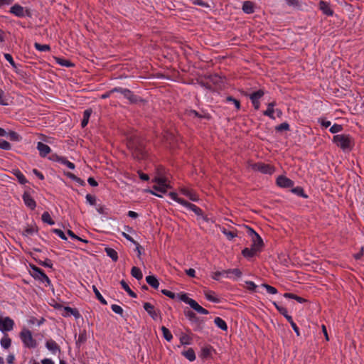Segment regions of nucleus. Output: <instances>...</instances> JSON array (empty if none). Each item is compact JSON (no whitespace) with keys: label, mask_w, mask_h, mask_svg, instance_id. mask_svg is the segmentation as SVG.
Returning a JSON list of instances; mask_svg holds the SVG:
<instances>
[{"label":"nucleus","mask_w":364,"mask_h":364,"mask_svg":"<svg viewBox=\"0 0 364 364\" xmlns=\"http://www.w3.org/2000/svg\"><path fill=\"white\" fill-rule=\"evenodd\" d=\"M333 141L343 151H350L353 146V140L348 134L335 135L333 138Z\"/></svg>","instance_id":"1"},{"label":"nucleus","mask_w":364,"mask_h":364,"mask_svg":"<svg viewBox=\"0 0 364 364\" xmlns=\"http://www.w3.org/2000/svg\"><path fill=\"white\" fill-rule=\"evenodd\" d=\"M180 300L188 304L193 309L201 314H208V311L200 306L194 299L189 298L186 294L178 295Z\"/></svg>","instance_id":"2"},{"label":"nucleus","mask_w":364,"mask_h":364,"mask_svg":"<svg viewBox=\"0 0 364 364\" xmlns=\"http://www.w3.org/2000/svg\"><path fill=\"white\" fill-rule=\"evenodd\" d=\"M29 272L33 278L38 279L42 282H46L48 284H50V280L48 276L40 268L34 265H31Z\"/></svg>","instance_id":"3"},{"label":"nucleus","mask_w":364,"mask_h":364,"mask_svg":"<svg viewBox=\"0 0 364 364\" xmlns=\"http://www.w3.org/2000/svg\"><path fill=\"white\" fill-rule=\"evenodd\" d=\"M249 167L255 171H259L262 173L272 174L274 172V169L271 166L263 163L251 164L249 165Z\"/></svg>","instance_id":"4"},{"label":"nucleus","mask_w":364,"mask_h":364,"mask_svg":"<svg viewBox=\"0 0 364 364\" xmlns=\"http://www.w3.org/2000/svg\"><path fill=\"white\" fill-rule=\"evenodd\" d=\"M154 181L156 184L153 186V188L156 191L166 193L167 189L170 188L167 180L164 178L156 177L154 178Z\"/></svg>","instance_id":"5"},{"label":"nucleus","mask_w":364,"mask_h":364,"mask_svg":"<svg viewBox=\"0 0 364 364\" xmlns=\"http://www.w3.org/2000/svg\"><path fill=\"white\" fill-rule=\"evenodd\" d=\"M14 324V321L9 317H3L0 316V331L2 332L12 330Z\"/></svg>","instance_id":"6"},{"label":"nucleus","mask_w":364,"mask_h":364,"mask_svg":"<svg viewBox=\"0 0 364 364\" xmlns=\"http://www.w3.org/2000/svg\"><path fill=\"white\" fill-rule=\"evenodd\" d=\"M144 309L154 320H157L158 318H161L160 311L156 310L151 304L145 302L144 304Z\"/></svg>","instance_id":"7"},{"label":"nucleus","mask_w":364,"mask_h":364,"mask_svg":"<svg viewBox=\"0 0 364 364\" xmlns=\"http://www.w3.org/2000/svg\"><path fill=\"white\" fill-rule=\"evenodd\" d=\"M264 93L262 90H259L249 95V97L251 100L255 109H258L259 108L260 103L259 100L264 95Z\"/></svg>","instance_id":"8"},{"label":"nucleus","mask_w":364,"mask_h":364,"mask_svg":"<svg viewBox=\"0 0 364 364\" xmlns=\"http://www.w3.org/2000/svg\"><path fill=\"white\" fill-rule=\"evenodd\" d=\"M112 92H120L126 98L129 99L131 102H136V96L134 95L129 90L124 89L122 87H115L112 90Z\"/></svg>","instance_id":"9"},{"label":"nucleus","mask_w":364,"mask_h":364,"mask_svg":"<svg viewBox=\"0 0 364 364\" xmlns=\"http://www.w3.org/2000/svg\"><path fill=\"white\" fill-rule=\"evenodd\" d=\"M277 184L282 188H291L294 186V182L284 176H279L277 178Z\"/></svg>","instance_id":"10"},{"label":"nucleus","mask_w":364,"mask_h":364,"mask_svg":"<svg viewBox=\"0 0 364 364\" xmlns=\"http://www.w3.org/2000/svg\"><path fill=\"white\" fill-rule=\"evenodd\" d=\"M24 344L29 348H35L37 345L36 340L33 338L29 331L24 330Z\"/></svg>","instance_id":"11"},{"label":"nucleus","mask_w":364,"mask_h":364,"mask_svg":"<svg viewBox=\"0 0 364 364\" xmlns=\"http://www.w3.org/2000/svg\"><path fill=\"white\" fill-rule=\"evenodd\" d=\"M252 245L251 247H255L259 252L262 251L264 246V242L261 237L257 234L254 237H251Z\"/></svg>","instance_id":"12"},{"label":"nucleus","mask_w":364,"mask_h":364,"mask_svg":"<svg viewBox=\"0 0 364 364\" xmlns=\"http://www.w3.org/2000/svg\"><path fill=\"white\" fill-rule=\"evenodd\" d=\"M46 346L53 354L56 353L57 352H60V346L53 340L48 341L46 343Z\"/></svg>","instance_id":"13"},{"label":"nucleus","mask_w":364,"mask_h":364,"mask_svg":"<svg viewBox=\"0 0 364 364\" xmlns=\"http://www.w3.org/2000/svg\"><path fill=\"white\" fill-rule=\"evenodd\" d=\"M37 149L39 151L40 155L43 157H45L50 152V146L42 142L38 143Z\"/></svg>","instance_id":"14"},{"label":"nucleus","mask_w":364,"mask_h":364,"mask_svg":"<svg viewBox=\"0 0 364 364\" xmlns=\"http://www.w3.org/2000/svg\"><path fill=\"white\" fill-rule=\"evenodd\" d=\"M319 8L323 11V13L327 16H332L333 11L330 7V5L326 1H321L319 2Z\"/></svg>","instance_id":"15"},{"label":"nucleus","mask_w":364,"mask_h":364,"mask_svg":"<svg viewBox=\"0 0 364 364\" xmlns=\"http://www.w3.org/2000/svg\"><path fill=\"white\" fill-rule=\"evenodd\" d=\"M258 252H260L252 247H251L250 248L246 247L242 251V255L246 258L252 257L255 256Z\"/></svg>","instance_id":"16"},{"label":"nucleus","mask_w":364,"mask_h":364,"mask_svg":"<svg viewBox=\"0 0 364 364\" xmlns=\"http://www.w3.org/2000/svg\"><path fill=\"white\" fill-rule=\"evenodd\" d=\"M181 193L188 197L190 200L193 201H197L198 200V197L197 194L193 192L192 190L183 188L181 190Z\"/></svg>","instance_id":"17"},{"label":"nucleus","mask_w":364,"mask_h":364,"mask_svg":"<svg viewBox=\"0 0 364 364\" xmlns=\"http://www.w3.org/2000/svg\"><path fill=\"white\" fill-rule=\"evenodd\" d=\"M24 204L31 210L36 206V201L26 193H24Z\"/></svg>","instance_id":"18"},{"label":"nucleus","mask_w":364,"mask_h":364,"mask_svg":"<svg viewBox=\"0 0 364 364\" xmlns=\"http://www.w3.org/2000/svg\"><path fill=\"white\" fill-rule=\"evenodd\" d=\"M276 105L275 102H272L268 104L267 109L263 112V114L265 116H268L271 119H274L275 116L274 114V107Z\"/></svg>","instance_id":"19"},{"label":"nucleus","mask_w":364,"mask_h":364,"mask_svg":"<svg viewBox=\"0 0 364 364\" xmlns=\"http://www.w3.org/2000/svg\"><path fill=\"white\" fill-rule=\"evenodd\" d=\"M146 281L154 289H156L159 288V282L155 276H153V275L147 276L146 277Z\"/></svg>","instance_id":"20"},{"label":"nucleus","mask_w":364,"mask_h":364,"mask_svg":"<svg viewBox=\"0 0 364 364\" xmlns=\"http://www.w3.org/2000/svg\"><path fill=\"white\" fill-rule=\"evenodd\" d=\"M242 10L246 14H252L254 12V4L252 2L247 1L243 3Z\"/></svg>","instance_id":"21"},{"label":"nucleus","mask_w":364,"mask_h":364,"mask_svg":"<svg viewBox=\"0 0 364 364\" xmlns=\"http://www.w3.org/2000/svg\"><path fill=\"white\" fill-rule=\"evenodd\" d=\"M214 323L221 330H223V331L228 330V326H227L226 322L221 318H220V317L215 318Z\"/></svg>","instance_id":"22"},{"label":"nucleus","mask_w":364,"mask_h":364,"mask_svg":"<svg viewBox=\"0 0 364 364\" xmlns=\"http://www.w3.org/2000/svg\"><path fill=\"white\" fill-rule=\"evenodd\" d=\"M92 112V111L91 109H87L84 111V112H83V119H82V122H81L82 127H85L87 126Z\"/></svg>","instance_id":"23"},{"label":"nucleus","mask_w":364,"mask_h":364,"mask_svg":"<svg viewBox=\"0 0 364 364\" xmlns=\"http://www.w3.org/2000/svg\"><path fill=\"white\" fill-rule=\"evenodd\" d=\"M107 256H109L114 262H117L118 259V254L117 252L111 247H106L105 250Z\"/></svg>","instance_id":"24"},{"label":"nucleus","mask_w":364,"mask_h":364,"mask_svg":"<svg viewBox=\"0 0 364 364\" xmlns=\"http://www.w3.org/2000/svg\"><path fill=\"white\" fill-rule=\"evenodd\" d=\"M10 12L16 16H23V8L19 5L13 6L10 9Z\"/></svg>","instance_id":"25"},{"label":"nucleus","mask_w":364,"mask_h":364,"mask_svg":"<svg viewBox=\"0 0 364 364\" xmlns=\"http://www.w3.org/2000/svg\"><path fill=\"white\" fill-rule=\"evenodd\" d=\"M131 274L132 277L136 278L137 280H140L143 277L141 269L136 267H133L131 270Z\"/></svg>","instance_id":"26"},{"label":"nucleus","mask_w":364,"mask_h":364,"mask_svg":"<svg viewBox=\"0 0 364 364\" xmlns=\"http://www.w3.org/2000/svg\"><path fill=\"white\" fill-rule=\"evenodd\" d=\"M56 161H58V162L63 164H65V166H67L70 169H74L75 168V164L69 161H68L64 157H59V156H56Z\"/></svg>","instance_id":"27"},{"label":"nucleus","mask_w":364,"mask_h":364,"mask_svg":"<svg viewBox=\"0 0 364 364\" xmlns=\"http://www.w3.org/2000/svg\"><path fill=\"white\" fill-rule=\"evenodd\" d=\"M120 284L122 287V288L128 293V294L132 296V298H136V294L129 288L128 284L126 283L125 281L122 280L120 282Z\"/></svg>","instance_id":"28"},{"label":"nucleus","mask_w":364,"mask_h":364,"mask_svg":"<svg viewBox=\"0 0 364 364\" xmlns=\"http://www.w3.org/2000/svg\"><path fill=\"white\" fill-rule=\"evenodd\" d=\"M182 353L190 361H193L196 359L195 352L192 348H189Z\"/></svg>","instance_id":"29"},{"label":"nucleus","mask_w":364,"mask_h":364,"mask_svg":"<svg viewBox=\"0 0 364 364\" xmlns=\"http://www.w3.org/2000/svg\"><path fill=\"white\" fill-rule=\"evenodd\" d=\"M204 294L205 298L210 301L218 303L219 299L214 296L215 293L212 291H205Z\"/></svg>","instance_id":"30"},{"label":"nucleus","mask_w":364,"mask_h":364,"mask_svg":"<svg viewBox=\"0 0 364 364\" xmlns=\"http://www.w3.org/2000/svg\"><path fill=\"white\" fill-rule=\"evenodd\" d=\"M41 218L44 223H46L49 225H52L55 224L54 220L51 218L48 212H44L42 215Z\"/></svg>","instance_id":"31"},{"label":"nucleus","mask_w":364,"mask_h":364,"mask_svg":"<svg viewBox=\"0 0 364 364\" xmlns=\"http://www.w3.org/2000/svg\"><path fill=\"white\" fill-rule=\"evenodd\" d=\"M221 232L227 237L229 240H233L237 236L235 232L233 231H229L225 228H221Z\"/></svg>","instance_id":"32"},{"label":"nucleus","mask_w":364,"mask_h":364,"mask_svg":"<svg viewBox=\"0 0 364 364\" xmlns=\"http://www.w3.org/2000/svg\"><path fill=\"white\" fill-rule=\"evenodd\" d=\"M93 291L97 297V299L102 304H107L106 300L104 299V297L102 296L97 288L93 285L92 286Z\"/></svg>","instance_id":"33"},{"label":"nucleus","mask_w":364,"mask_h":364,"mask_svg":"<svg viewBox=\"0 0 364 364\" xmlns=\"http://www.w3.org/2000/svg\"><path fill=\"white\" fill-rule=\"evenodd\" d=\"M161 331H162L163 336H164V338L167 341H171L173 338V336H172L171 333L170 332V331L165 326L161 327Z\"/></svg>","instance_id":"34"},{"label":"nucleus","mask_w":364,"mask_h":364,"mask_svg":"<svg viewBox=\"0 0 364 364\" xmlns=\"http://www.w3.org/2000/svg\"><path fill=\"white\" fill-rule=\"evenodd\" d=\"M55 60L57 63H58L60 65L65 66V67H71L73 65V64L65 59L60 58H55Z\"/></svg>","instance_id":"35"},{"label":"nucleus","mask_w":364,"mask_h":364,"mask_svg":"<svg viewBox=\"0 0 364 364\" xmlns=\"http://www.w3.org/2000/svg\"><path fill=\"white\" fill-rule=\"evenodd\" d=\"M291 192L304 198H307V196L304 193L303 188L300 186L292 188Z\"/></svg>","instance_id":"36"},{"label":"nucleus","mask_w":364,"mask_h":364,"mask_svg":"<svg viewBox=\"0 0 364 364\" xmlns=\"http://www.w3.org/2000/svg\"><path fill=\"white\" fill-rule=\"evenodd\" d=\"M44 322V318H41L40 319H37L34 317H31L28 320V323L31 326H33V325H35V324H37L38 326H40Z\"/></svg>","instance_id":"37"},{"label":"nucleus","mask_w":364,"mask_h":364,"mask_svg":"<svg viewBox=\"0 0 364 364\" xmlns=\"http://www.w3.org/2000/svg\"><path fill=\"white\" fill-rule=\"evenodd\" d=\"M228 274L232 276V278H240L242 272L239 269H229Z\"/></svg>","instance_id":"38"},{"label":"nucleus","mask_w":364,"mask_h":364,"mask_svg":"<svg viewBox=\"0 0 364 364\" xmlns=\"http://www.w3.org/2000/svg\"><path fill=\"white\" fill-rule=\"evenodd\" d=\"M34 46L38 50L41 52L49 51L50 50V46L46 44L41 45L38 43H35Z\"/></svg>","instance_id":"39"},{"label":"nucleus","mask_w":364,"mask_h":364,"mask_svg":"<svg viewBox=\"0 0 364 364\" xmlns=\"http://www.w3.org/2000/svg\"><path fill=\"white\" fill-rule=\"evenodd\" d=\"M11 341L7 336H4L1 340V345L4 348H8L11 346Z\"/></svg>","instance_id":"40"},{"label":"nucleus","mask_w":364,"mask_h":364,"mask_svg":"<svg viewBox=\"0 0 364 364\" xmlns=\"http://www.w3.org/2000/svg\"><path fill=\"white\" fill-rule=\"evenodd\" d=\"M287 4L294 9H299L301 6L299 0H285Z\"/></svg>","instance_id":"41"},{"label":"nucleus","mask_w":364,"mask_h":364,"mask_svg":"<svg viewBox=\"0 0 364 364\" xmlns=\"http://www.w3.org/2000/svg\"><path fill=\"white\" fill-rule=\"evenodd\" d=\"M64 311L66 312V314H70L73 315L75 318H78L80 316V314L77 309H72L68 306L65 307Z\"/></svg>","instance_id":"42"},{"label":"nucleus","mask_w":364,"mask_h":364,"mask_svg":"<svg viewBox=\"0 0 364 364\" xmlns=\"http://www.w3.org/2000/svg\"><path fill=\"white\" fill-rule=\"evenodd\" d=\"M262 286L264 287L267 291L270 294H276L277 293V289L274 287H272L267 284H263Z\"/></svg>","instance_id":"43"},{"label":"nucleus","mask_w":364,"mask_h":364,"mask_svg":"<svg viewBox=\"0 0 364 364\" xmlns=\"http://www.w3.org/2000/svg\"><path fill=\"white\" fill-rule=\"evenodd\" d=\"M289 129V125L287 122L282 123L281 124L276 127V130L278 132L287 131Z\"/></svg>","instance_id":"44"},{"label":"nucleus","mask_w":364,"mask_h":364,"mask_svg":"<svg viewBox=\"0 0 364 364\" xmlns=\"http://www.w3.org/2000/svg\"><path fill=\"white\" fill-rule=\"evenodd\" d=\"M343 129V127L341 124H334L331 128L330 132L331 133H338L341 132Z\"/></svg>","instance_id":"45"},{"label":"nucleus","mask_w":364,"mask_h":364,"mask_svg":"<svg viewBox=\"0 0 364 364\" xmlns=\"http://www.w3.org/2000/svg\"><path fill=\"white\" fill-rule=\"evenodd\" d=\"M184 314L190 320V321H195L196 319V316L195 313L190 310L184 311Z\"/></svg>","instance_id":"46"},{"label":"nucleus","mask_w":364,"mask_h":364,"mask_svg":"<svg viewBox=\"0 0 364 364\" xmlns=\"http://www.w3.org/2000/svg\"><path fill=\"white\" fill-rule=\"evenodd\" d=\"M111 308H112V310L114 313H116V314H117L122 315V314H123V309H122V308L120 306H119V305H117V304H112V306H111Z\"/></svg>","instance_id":"47"},{"label":"nucleus","mask_w":364,"mask_h":364,"mask_svg":"<svg viewBox=\"0 0 364 364\" xmlns=\"http://www.w3.org/2000/svg\"><path fill=\"white\" fill-rule=\"evenodd\" d=\"M0 148L4 150H9L11 148V145L8 141L0 139Z\"/></svg>","instance_id":"48"},{"label":"nucleus","mask_w":364,"mask_h":364,"mask_svg":"<svg viewBox=\"0 0 364 364\" xmlns=\"http://www.w3.org/2000/svg\"><path fill=\"white\" fill-rule=\"evenodd\" d=\"M190 337L188 335H182L180 338V341L182 345H188L190 344Z\"/></svg>","instance_id":"49"},{"label":"nucleus","mask_w":364,"mask_h":364,"mask_svg":"<svg viewBox=\"0 0 364 364\" xmlns=\"http://www.w3.org/2000/svg\"><path fill=\"white\" fill-rule=\"evenodd\" d=\"M169 196L171 197V198L172 200H173L176 201L177 203H180V204H182V202H181V201H183V200H184L183 199H182V198H179V197L178 196V195H177L176 193H174V192H171V193H169Z\"/></svg>","instance_id":"50"},{"label":"nucleus","mask_w":364,"mask_h":364,"mask_svg":"<svg viewBox=\"0 0 364 364\" xmlns=\"http://www.w3.org/2000/svg\"><path fill=\"white\" fill-rule=\"evenodd\" d=\"M68 235L69 236H70L73 239H76L77 240H80V241H82L83 242H85L87 243V240H83L82 238H80V237L77 236L72 230H68V232H67Z\"/></svg>","instance_id":"51"},{"label":"nucleus","mask_w":364,"mask_h":364,"mask_svg":"<svg viewBox=\"0 0 364 364\" xmlns=\"http://www.w3.org/2000/svg\"><path fill=\"white\" fill-rule=\"evenodd\" d=\"M52 232L55 233L57 235H58L62 240H66L67 237L65 235V233L60 229H53L52 230Z\"/></svg>","instance_id":"52"},{"label":"nucleus","mask_w":364,"mask_h":364,"mask_svg":"<svg viewBox=\"0 0 364 364\" xmlns=\"http://www.w3.org/2000/svg\"><path fill=\"white\" fill-rule=\"evenodd\" d=\"M226 100L228 102H232L234 103V105L236 107L237 109H239L240 108V101L232 97H228L226 98Z\"/></svg>","instance_id":"53"},{"label":"nucleus","mask_w":364,"mask_h":364,"mask_svg":"<svg viewBox=\"0 0 364 364\" xmlns=\"http://www.w3.org/2000/svg\"><path fill=\"white\" fill-rule=\"evenodd\" d=\"M86 200L92 205L95 204L96 197L95 196L87 194L86 195Z\"/></svg>","instance_id":"54"},{"label":"nucleus","mask_w":364,"mask_h":364,"mask_svg":"<svg viewBox=\"0 0 364 364\" xmlns=\"http://www.w3.org/2000/svg\"><path fill=\"white\" fill-rule=\"evenodd\" d=\"M14 174L17 177L20 183L23 184V174L21 173L20 170H14Z\"/></svg>","instance_id":"55"},{"label":"nucleus","mask_w":364,"mask_h":364,"mask_svg":"<svg viewBox=\"0 0 364 364\" xmlns=\"http://www.w3.org/2000/svg\"><path fill=\"white\" fill-rule=\"evenodd\" d=\"M182 202V205L189 208L190 210H193L194 208L196 207V205H195L194 204H192L186 200H183V201H181Z\"/></svg>","instance_id":"56"},{"label":"nucleus","mask_w":364,"mask_h":364,"mask_svg":"<svg viewBox=\"0 0 364 364\" xmlns=\"http://www.w3.org/2000/svg\"><path fill=\"white\" fill-rule=\"evenodd\" d=\"M0 105H8L6 100L5 99L4 92L0 89Z\"/></svg>","instance_id":"57"},{"label":"nucleus","mask_w":364,"mask_h":364,"mask_svg":"<svg viewBox=\"0 0 364 364\" xmlns=\"http://www.w3.org/2000/svg\"><path fill=\"white\" fill-rule=\"evenodd\" d=\"M161 293L171 299L175 298V294L167 289H162Z\"/></svg>","instance_id":"58"},{"label":"nucleus","mask_w":364,"mask_h":364,"mask_svg":"<svg viewBox=\"0 0 364 364\" xmlns=\"http://www.w3.org/2000/svg\"><path fill=\"white\" fill-rule=\"evenodd\" d=\"M4 57H5L6 60L7 61H9V62L10 63V64H11L13 67H14V68L16 67V65H15V63H14V60H13V58H12V56H11L10 54H9V53H6V54H4Z\"/></svg>","instance_id":"59"},{"label":"nucleus","mask_w":364,"mask_h":364,"mask_svg":"<svg viewBox=\"0 0 364 364\" xmlns=\"http://www.w3.org/2000/svg\"><path fill=\"white\" fill-rule=\"evenodd\" d=\"M246 229H247V233L250 237V238L254 237L255 235H257V233L252 228H251L250 227H246Z\"/></svg>","instance_id":"60"},{"label":"nucleus","mask_w":364,"mask_h":364,"mask_svg":"<svg viewBox=\"0 0 364 364\" xmlns=\"http://www.w3.org/2000/svg\"><path fill=\"white\" fill-rule=\"evenodd\" d=\"M246 284L247 285V288L250 290L255 291V289L257 288V285L253 282H247Z\"/></svg>","instance_id":"61"},{"label":"nucleus","mask_w":364,"mask_h":364,"mask_svg":"<svg viewBox=\"0 0 364 364\" xmlns=\"http://www.w3.org/2000/svg\"><path fill=\"white\" fill-rule=\"evenodd\" d=\"M87 182L91 186H93V187H95V186H97L98 183L95 180L94 178L92 177H90L88 178L87 179Z\"/></svg>","instance_id":"62"},{"label":"nucleus","mask_w":364,"mask_h":364,"mask_svg":"<svg viewBox=\"0 0 364 364\" xmlns=\"http://www.w3.org/2000/svg\"><path fill=\"white\" fill-rule=\"evenodd\" d=\"M41 264L43 266L49 267V268H52V267H53V264H52L51 261L48 259H46L44 262H42Z\"/></svg>","instance_id":"63"},{"label":"nucleus","mask_w":364,"mask_h":364,"mask_svg":"<svg viewBox=\"0 0 364 364\" xmlns=\"http://www.w3.org/2000/svg\"><path fill=\"white\" fill-rule=\"evenodd\" d=\"M33 173L41 180L44 179V176L42 173L38 171L37 169L34 168L33 169Z\"/></svg>","instance_id":"64"}]
</instances>
